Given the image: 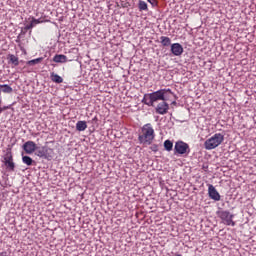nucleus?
<instances>
[{"label":"nucleus","instance_id":"2","mask_svg":"<svg viewBox=\"0 0 256 256\" xmlns=\"http://www.w3.org/2000/svg\"><path fill=\"white\" fill-rule=\"evenodd\" d=\"M155 139V129L151 123H147L141 127V131L138 135V141L142 145H151Z\"/></svg>","mask_w":256,"mask_h":256},{"label":"nucleus","instance_id":"4","mask_svg":"<svg viewBox=\"0 0 256 256\" xmlns=\"http://www.w3.org/2000/svg\"><path fill=\"white\" fill-rule=\"evenodd\" d=\"M35 155L40 157V159H47V161H51V159L55 157V150L48 146H38Z\"/></svg>","mask_w":256,"mask_h":256},{"label":"nucleus","instance_id":"9","mask_svg":"<svg viewBox=\"0 0 256 256\" xmlns=\"http://www.w3.org/2000/svg\"><path fill=\"white\" fill-rule=\"evenodd\" d=\"M156 113L158 115H167L169 113V104L162 100V102L158 103L156 106Z\"/></svg>","mask_w":256,"mask_h":256},{"label":"nucleus","instance_id":"24","mask_svg":"<svg viewBox=\"0 0 256 256\" xmlns=\"http://www.w3.org/2000/svg\"><path fill=\"white\" fill-rule=\"evenodd\" d=\"M147 1L148 3H150V5H152V7H157V4H158L157 0H147Z\"/></svg>","mask_w":256,"mask_h":256},{"label":"nucleus","instance_id":"15","mask_svg":"<svg viewBox=\"0 0 256 256\" xmlns=\"http://www.w3.org/2000/svg\"><path fill=\"white\" fill-rule=\"evenodd\" d=\"M42 62H43V57H40V58H36V59L27 61L26 65L33 67L35 65H39V63H42Z\"/></svg>","mask_w":256,"mask_h":256},{"label":"nucleus","instance_id":"3","mask_svg":"<svg viewBox=\"0 0 256 256\" xmlns=\"http://www.w3.org/2000/svg\"><path fill=\"white\" fill-rule=\"evenodd\" d=\"M223 141H225V135L216 133L204 142V147L207 151H211L213 149H217Z\"/></svg>","mask_w":256,"mask_h":256},{"label":"nucleus","instance_id":"7","mask_svg":"<svg viewBox=\"0 0 256 256\" xmlns=\"http://www.w3.org/2000/svg\"><path fill=\"white\" fill-rule=\"evenodd\" d=\"M3 163L8 171H15V162H13V153L11 151L6 152L3 157Z\"/></svg>","mask_w":256,"mask_h":256},{"label":"nucleus","instance_id":"16","mask_svg":"<svg viewBox=\"0 0 256 256\" xmlns=\"http://www.w3.org/2000/svg\"><path fill=\"white\" fill-rule=\"evenodd\" d=\"M9 62L15 67L19 65V58L13 54L8 55Z\"/></svg>","mask_w":256,"mask_h":256},{"label":"nucleus","instance_id":"23","mask_svg":"<svg viewBox=\"0 0 256 256\" xmlns=\"http://www.w3.org/2000/svg\"><path fill=\"white\" fill-rule=\"evenodd\" d=\"M33 27H35V26H34V24L31 22L30 24L26 25V26L24 27V29H25V31H29V30L33 29Z\"/></svg>","mask_w":256,"mask_h":256},{"label":"nucleus","instance_id":"18","mask_svg":"<svg viewBox=\"0 0 256 256\" xmlns=\"http://www.w3.org/2000/svg\"><path fill=\"white\" fill-rule=\"evenodd\" d=\"M2 93H13V88L7 84L0 85Z\"/></svg>","mask_w":256,"mask_h":256},{"label":"nucleus","instance_id":"17","mask_svg":"<svg viewBox=\"0 0 256 256\" xmlns=\"http://www.w3.org/2000/svg\"><path fill=\"white\" fill-rule=\"evenodd\" d=\"M76 129L78 131H85L87 129V122H85V121H78L76 123Z\"/></svg>","mask_w":256,"mask_h":256},{"label":"nucleus","instance_id":"6","mask_svg":"<svg viewBox=\"0 0 256 256\" xmlns=\"http://www.w3.org/2000/svg\"><path fill=\"white\" fill-rule=\"evenodd\" d=\"M191 153V148H189V144L178 141L174 146V155H189Z\"/></svg>","mask_w":256,"mask_h":256},{"label":"nucleus","instance_id":"22","mask_svg":"<svg viewBox=\"0 0 256 256\" xmlns=\"http://www.w3.org/2000/svg\"><path fill=\"white\" fill-rule=\"evenodd\" d=\"M31 23H33V25L35 27V25H39V23H43V20L41 18L40 19L32 18Z\"/></svg>","mask_w":256,"mask_h":256},{"label":"nucleus","instance_id":"20","mask_svg":"<svg viewBox=\"0 0 256 256\" xmlns=\"http://www.w3.org/2000/svg\"><path fill=\"white\" fill-rule=\"evenodd\" d=\"M138 9L139 11H147L148 10L147 2L140 0L138 3Z\"/></svg>","mask_w":256,"mask_h":256},{"label":"nucleus","instance_id":"10","mask_svg":"<svg viewBox=\"0 0 256 256\" xmlns=\"http://www.w3.org/2000/svg\"><path fill=\"white\" fill-rule=\"evenodd\" d=\"M208 195L210 199H213V201H221V194L215 189V186L213 184L208 185Z\"/></svg>","mask_w":256,"mask_h":256},{"label":"nucleus","instance_id":"25","mask_svg":"<svg viewBox=\"0 0 256 256\" xmlns=\"http://www.w3.org/2000/svg\"><path fill=\"white\" fill-rule=\"evenodd\" d=\"M151 150L154 152H157L159 149H158L157 145H153V146H151Z\"/></svg>","mask_w":256,"mask_h":256},{"label":"nucleus","instance_id":"8","mask_svg":"<svg viewBox=\"0 0 256 256\" xmlns=\"http://www.w3.org/2000/svg\"><path fill=\"white\" fill-rule=\"evenodd\" d=\"M22 148L27 155H33V153H37L38 146L33 141H27L23 144Z\"/></svg>","mask_w":256,"mask_h":256},{"label":"nucleus","instance_id":"21","mask_svg":"<svg viewBox=\"0 0 256 256\" xmlns=\"http://www.w3.org/2000/svg\"><path fill=\"white\" fill-rule=\"evenodd\" d=\"M22 162L25 164V165H28V166H31L33 165V159L29 156H23L22 157Z\"/></svg>","mask_w":256,"mask_h":256},{"label":"nucleus","instance_id":"1","mask_svg":"<svg viewBox=\"0 0 256 256\" xmlns=\"http://www.w3.org/2000/svg\"><path fill=\"white\" fill-rule=\"evenodd\" d=\"M167 93H170V95L173 94L171 89H160L150 94H145L142 103L148 105V107H153L156 101H167V98H165L167 97Z\"/></svg>","mask_w":256,"mask_h":256},{"label":"nucleus","instance_id":"27","mask_svg":"<svg viewBox=\"0 0 256 256\" xmlns=\"http://www.w3.org/2000/svg\"><path fill=\"white\" fill-rule=\"evenodd\" d=\"M3 113V108L0 107V114Z\"/></svg>","mask_w":256,"mask_h":256},{"label":"nucleus","instance_id":"5","mask_svg":"<svg viewBox=\"0 0 256 256\" xmlns=\"http://www.w3.org/2000/svg\"><path fill=\"white\" fill-rule=\"evenodd\" d=\"M217 215L224 225L235 227V221H233L235 216L231 214V212L227 210H220L217 212Z\"/></svg>","mask_w":256,"mask_h":256},{"label":"nucleus","instance_id":"12","mask_svg":"<svg viewBox=\"0 0 256 256\" xmlns=\"http://www.w3.org/2000/svg\"><path fill=\"white\" fill-rule=\"evenodd\" d=\"M53 61L54 63H67V61H69L67 59V57L63 54H56L54 57H53Z\"/></svg>","mask_w":256,"mask_h":256},{"label":"nucleus","instance_id":"14","mask_svg":"<svg viewBox=\"0 0 256 256\" xmlns=\"http://www.w3.org/2000/svg\"><path fill=\"white\" fill-rule=\"evenodd\" d=\"M160 43L163 47H169V45H171V38L167 36H161Z\"/></svg>","mask_w":256,"mask_h":256},{"label":"nucleus","instance_id":"11","mask_svg":"<svg viewBox=\"0 0 256 256\" xmlns=\"http://www.w3.org/2000/svg\"><path fill=\"white\" fill-rule=\"evenodd\" d=\"M170 51L175 57H180V55H183V46L179 43H174L171 45Z\"/></svg>","mask_w":256,"mask_h":256},{"label":"nucleus","instance_id":"26","mask_svg":"<svg viewBox=\"0 0 256 256\" xmlns=\"http://www.w3.org/2000/svg\"><path fill=\"white\" fill-rule=\"evenodd\" d=\"M7 255V252H1L0 253V256H6Z\"/></svg>","mask_w":256,"mask_h":256},{"label":"nucleus","instance_id":"19","mask_svg":"<svg viewBox=\"0 0 256 256\" xmlns=\"http://www.w3.org/2000/svg\"><path fill=\"white\" fill-rule=\"evenodd\" d=\"M164 148L166 151H173V142L171 140H165Z\"/></svg>","mask_w":256,"mask_h":256},{"label":"nucleus","instance_id":"13","mask_svg":"<svg viewBox=\"0 0 256 256\" xmlns=\"http://www.w3.org/2000/svg\"><path fill=\"white\" fill-rule=\"evenodd\" d=\"M50 79L53 83H63V77L59 76L58 74H55V72H52L50 74Z\"/></svg>","mask_w":256,"mask_h":256}]
</instances>
